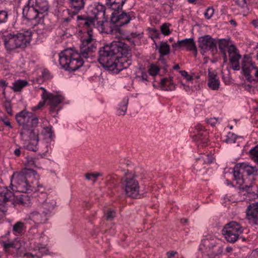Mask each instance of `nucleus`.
I'll return each instance as SVG.
<instances>
[{
  "label": "nucleus",
  "mask_w": 258,
  "mask_h": 258,
  "mask_svg": "<svg viewBox=\"0 0 258 258\" xmlns=\"http://www.w3.org/2000/svg\"><path fill=\"white\" fill-rule=\"evenodd\" d=\"M14 154L17 156H19L21 154V151L20 149H16L14 152Z\"/></svg>",
  "instance_id": "e2e57ef3"
},
{
  "label": "nucleus",
  "mask_w": 258,
  "mask_h": 258,
  "mask_svg": "<svg viewBox=\"0 0 258 258\" xmlns=\"http://www.w3.org/2000/svg\"><path fill=\"white\" fill-rule=\"evenodd\" d=\"M24 195H15L12 191L6 188L0 193V211L5 214L7 211V208L5 206L7 202L10 201L14 205H23L25 203Z\"/></svg>",
  "instance_id": "6e6552de"
},
{
  "label": "nucleus",
  "mask_w": 258,
  "mask_h": 258,
  "mask_svg": "<svg viewBox=\"0 0 258 258\" xmlns=\"http://www.w3.org/2000/svg\"><path fill=\"white\" fill-rule=\"evenodd\" d=\"M126 0H106V5L111 9L117 11L122 9Z\"/></svg>",
  "instance_id": "a878e982"
},
{
  "label": "nucleus",
  "mask_w": 258,
  "mask_h": 258,
  "mask_svg": "<svg viewBox=\"0 0 258 258\" xmlns=\"http://www.w3.org/2000/svg\"><path fill=\"white\" fill-rule=\"evenodd\" d=\"M115 216V212L114 211L109 210L106 214V218L107 220H110L113 219Z\"/></svg>",
  "instance_id": "09e8293b"
},
{
  "label": "nucleus",
  "mask_w": 258,
  "mask_h": 258,
  "mask_svg": "<svg viewBox=\"0 0 258 258\" xmlns=\"http://www.w3.org/2000/svg\"><path fill=\"white\" fill-rule=\"evenodd\" d=\"M172 46L175 48H185L187 50L192 51L195 55L197 56L198 50L193 38H186L182 40H179L176 43H173Z\"/></svg>",
  "instance_id": "dca6fc26"
},
{
  "label": "nucleus",
  "mask_w": 258,
  "mask_h": 258,
  "mask_svg": "<svg viewBox=\"0 0 258 258\" xmlns=\"http://www.w3.org/2000/svg\"><path fill=\"white\" fill-rule=\"evenodd\" d=\"M28 84V83L26 80H18L13 83V86L11 88L15 92H19L21 91L23 88L27 86Z\"/></svg>",
  "instance_id": "7c9ffc66"
},
{
  "label": "nucleus",
  "mask_w": 258,
  "mask_h": 258,
  "mask_svg": "<svg viewBox=\"0 0 258 258\" xmlns=\"http://www.w3.org/2000/svg\"><path fill=\"white\" fill-rule=\"evenodd\" d=\"M70 8L77 11L83 9L85 5L84 0H68Z\"/></svg>",
  "instance_id": "c756f323"
},
{
  "label": "nucleus",
  "mask_w": 258,
  "mask_h": 258,
  "mask_svg": "<svg viewBox=\"0 0 258 258\" xmlns=\"http://www.w3.org/2000/svg\"><path fill=\"white\" fill-rule=\"evenodd\" d=\"M230 23L234 26H236V22L234 20H231L229 21Z\"/></svg>",
  "instance_id": "0e129e2a"
},
{
  "label": "nucleus",
  "mask_w": 258,
  "mask_h": 258,
  "mask_svg": "<svg viewBox=\"0 0 258 258\" xmlns=\"http://www.w3.org/2000/svg\"><path fill=\"white\" fill-rule=\"evenodd\" d=\"M8 14L6 11H0V23H5L8 19Z\"/></svg>",
  "instance_id": "a18cd8bd"
},
{
  "label": "nucleus",
  "mask_w": 258,
  "mask_h": 258,
  "mask_svg": "<svg viewBox=\"0 0 258 258\" xmlns=\"http://www.w3.org/2000/svg\"><path fill=\"white\" fill-rule=\"evenodd\" d=\"M177 254L176 251H170L167 252V256L168 258H171L175 256V255Z\"/></svg>",
  "instance_id": "6e6d98bb"
},
{
  "label": "nucleus",
  "mask_w": 258,
  "mask_h": 258,
  "mask_svg": "<svg viewBox=\"0 0 258 258\" xmlns=\"http://www.w3.org/2000/svg\"><path fill=\"white\" fill-rule=\"evenodd\" d=\"M35 172L33 170L27 169L21 172L14 173L11 180V185L15 188H12L13 190L24 193H43L44 188L42 185H39L37 181L35 184L31 181L32 176H33Z\"/></svg>",
  "instance_id": "39448f33"
},
{
  "label": "nucleus",
  "mask_w": 258,
  "mask_h": 258,
  "mask_svg": "<svg viewBox=\"0 0 258 258\" xmlns=\"http://www.w3.org/2000/svg\"><path fill=\"white\" fill-rule=\"evenodd\" d=\"M128 98L125 97L120 103L119 107L118 108V115H124L127 110V105L128 104Z\"/></svg>",
  "instance_id": "2f4dec72"
},
{
  "label": "nucleus",
  "mask_w": 258,
  "mask_h": 258,
  "mask_svg": "<svg viewBox=\"0 0 258 258\" xmlns=\"http://www.w3.org/2000/svg\"><path fill=\"white\" fill-rule=\"evenodd\" d=\"M161 86L166 91H173L175 89V85L173 81V77L163 78L161 80Z\"/></svg>",
  "instance_id": "393cba45"
},
{
  "label": "nucleus",
  "mask_w": 258,
  "mask_h": 258,
  "mask_svg": "<svg viewBox=\"0 0 258 258\" xmlns=\"http://www.w3.org/2000/svg\"><path fill=\"white\" fill-rule=\"evenodd\" d=\"M135 18V16L133 12H122L119 14V11H114L112 13L110 17V23L115 26L121 27L128 24L131 20Z\"/></svg>",
  "instance_id": "f8f14e48"
},
{
  "label": "nucleus",
  "mask_w": 258,
  "mask_h": 258,
  "mask_svg": "<svg viewBox=\"0 0 258 258\" xmlns=\"http://www.w3.org/2000/svg\"><path fill=\"white\" fill-rule=\"evenodd\" d=\"M198 46L202 55L208 51H210L214 55L217 52V42L214 38L209 35H206L199 38Z\"/></svg>",
  "instance_id": "9b49d317"
},
{
  "label": "nucleus",
  "mask_w": 258,
  "mask_h": 258,
  "mask_svg": "<svg viewBox=\"0 0 258 258\" xmlns=\"http://www.w3.org/2000/svg\"><path fill=\"white\" fill-rule=\"evenodd\" d=\"M241 68L248 82H258V68L255 66L250 56L247 54L244 55Z\"/></svg>",
  "instance_id": "1a4fd4ad"
},
{
  "label": "nucleus",
  "mask_w": 258,
  "mask_h": 258,
  "mask_svg": "<svg viewBox=\"0 0 258 258\" xmlns=\"http://www.w3.org/2000/svg\"><path fill=\"white\" fill-rule=\"evenodd\" d=\"M30 0H28L27 3L25 5L23 9V17L28 21H34V25L39 24L38 21L40 17L38 12L36 10L34 5L30 6Z\"/></svg>",
  "instance_id": "4468645a"
},
{
  "label": "nucleus",
  "mask_w": 258,
  "mask_h": 258,
  "mask_svg": "<svg viewBox=\"0 0 258 258\" xmlns=\"http://www.w3.org/2000/svg\"><path fill=\"white\" fill-rule=\"evenodd\" d=\"M156 49L159 52V56H164L169 54L170 52V46L167 42L160 41L159 44H157L155 41H154Z\"/></svg>",
  "instance_id": "b1692460"
},
{
  "label": "nucleus",
  "mask_w": 258,
  "mask_h": 258,
  "mask_svg": "<svg viewBox=\"0 0 258 258\" xmlns=\"http://www.w3.org/2000/svg\"><path fill=\"white\" fill-rule=\"evenodd\" d=\"M218 47L221 52L226 51V48L229 46V40L226 39H218Z\"/></svg>",
  "instance_id": "e433bc0d"
},
{
  "label": "nucleus",
  "mask_w": 258,
  "mask_h": 258,
  "mask_svg": "<svg viewBox=\"0 0 258 258\" xmlns=\"http://www.w3.org/2000/svg\"><path fill=\"white\" fill-rule=\"evenodd\" d=\"M20 134L22 139L25 140L38 138V132L36 131L35 128L30 127V125L23 126Z\"/></svg>",
  "instance_id": "aec40b11"
},
{
  "label": "nucleus",
  "mask_w": 258,
  "mask_h": 258,
  "mask_svg": "<svg viewBox=\"0 0 258 258\" xmlns=\"http://www.w3.org/2000/svg\"><path fill=\"white\" fill-rule=\"evenodd\" d=\"M24 256L27 257V258H34L35 256H34L33 254H32L30 252H26L23 255Z\"/></svg>",
  "instance_id": "13d9d810"
},
{
  "label": "nucleus",
  "mask_w": 258,
  "mask_h": 258,
  "mask_svg": "<svg viewBox=\"0 0 258 258\" xmlns=\"http://www.w3.org/2000/svg\"><path fill=\"white\" fill-rule=\"evenodd\" d=\"M25 224L23 222L19 221L13 226V231L15 233L22 234L24 231Z\"/></svg>",
  "instance_id": "473e14b6"
},
{
  "label": "nucleus",
  "mask_w": 258,
  "mask_h": 258,
  "mask_svg": "<svg viewBox=\"0 0 258 258\" xmlns=\"http://www.w3.org/2000/svg\"><path fill=\"white\" fill-rule=\"evenodd\" d=\"M160 69L159 67L155 64H151L149 69V73L151 76H154L158 74Z\"/></svg>",
  "instance_id": "ea45409f"
},
{
  "label": "nucleus",
  "mask_w": 258,
  "mask_h": 258,
  "mask_svg": "<svg viewBox=\"0 0 258 258\" xmlns=\"http://www.w3.org/2000/svg\"><path fill=\"white\" fill-rule=\"evenodd\" d=\"M96 41L93 39L92 32H88V36L82 40L80 52L70 48L61 51L59 53V62L61 68L70 72H74L83 66V58L88 59L93 56L96 50Z\"/></svg>",
  "instance_id": "f03ea898"
},
{
  "label": "nucleus",
  "mask_w": 258,
  "mask_h": 258,
  "mask_svg": "<svg viewBox=\"0 0 258 258\" xmlns=\"http://www.w3.org/2000/svg\"><path fill=\"white\" fill-rule=\"evenodd\" d=\"M42 98L45 101H48V104L50 106V112L57 113L60 109L58 105L62 100L61 96L58 95H54L51 93L45 92L42 95Z\"/></svg>",
  "instance_id": "ddd939ff"
},
{
  "label": "nucleus",
  "mask_w": 258,
  "mask_h": 258,
  "mask_svg": "<svg viewBox=\"0 0 258 258\" xmlns=\"http://www.w3.org/2000/svg\"><path fill=\"white\" fill-rule=\"evenodd\" d=\"M217 122L216 118H210L208 119V122L212 125H214Z\"/></svg>",
  "instance_id": "bf43d9fd"
},
{
  "label": "nucleus",
  "mask_w": 258,
  "mask_h": 258,
  "mask_svg": "<svg viewBox=\"0 0 258 258\" xmlns=\"http://www.w3.org/2000/svg\"><path fill=\"white\" fill-rule=\"evenodd\" d=\"M38 119L37 117L35 116L33 113H32V116L31 117V119L29 124L30 125V127L35 128L38 125Z\"/></svg>",
  "instance_id": "a19ab883"
},
{
  "label": "nucleus",
  "mask_w": 258,
  "mask_h": 258,
  "mask_svg": "<svg viewBox=\"0 0 258 258\" xmlns=\"http://www.w3.org/2000/svg\"><path fill=\"white\" fill-rule=\"evenodd\" d=\"M31 116L32 112L22 110L16 115L15 118L18 123L23 127L29 125V123Z\"/></svg>",
  "instance_id": "412c9836"
},
{
  "label": "nucleus",
  "mask_w": 258,
  "mask_h": 258,
  "mask_svg": "<svg viewBox=\"0 0 258 258\" xmlns=\"http://www.w3.org/2000/svg\"><path fill=\"white\" fill-rule=\"evenodd\" d=\"M45 101L43 102H40L37 105L32 107V109L33 111L41 109L44 105Z\"/></svg>",
  "instance_id": "864d4df0"
},
{
  "label": "nucleus",
  "mask_w": 258,
  "mask_h": 258,
  "mask_svg": "<svg viewBox=\"0 0 258 258\" xmlns=\"http://www.w3.org/2000/svg\"><path fill=\"white\" fill-rule=\"evenodd\" d=\"M139 35V34H137L136 33H132L131 34V36H132V37L133 38H136Z\"/></svg>",
  "instance_id": "69168bd1"
},
{
  "label": "nucleus",
  "mask_w": 258,
  "mask_h": 258,
  "mask_svg": "<svg viewBox=\"0 0 258 258\" xmlns=\"http://www.w3.org/2000/svg\"><path fill=\"white\" fill-rule=\"evenodd\" d=\"M40 165L38 158L28 156L26 158L25 166L27 168L38 167Z\"/></svg>",
  "instance_id": "c85d7f7f"
},
{
  "label": "nucleus",
  "mask_w": 258,
  "mask_h": 258,
  "mask_svg": "<svg viewBox=\"0 0 258 258\" xmlns=\"http://www.w3.org/2000/svg\"><path fill=\"white\" fill-rule=\"evenodd\" d=\"M55 205L56 202L54 200L48 198L42 204V205L40 208L46 211L47 214L49 215L51 212L54 209Z\"/></svg>",
  "instance_id": "bb28decb"
},
{
  "label": "nucleus",
  "mask_w": 258,
  "mask_h": 258,
  "mask_svg": "<svg viewBox=\"0 0 258 258\" xmlns=\"http://www.w3.org/2000/svg\"><path fill=\"white\" fill-rule=\"evenodd\" d=\"M158 63L159 67L160 69L163 70V72L166 73L167 72L168 65L167 64L166 60L164 56H159Z\"/></svg>",
  "instance_id": "f704fd0d"
},
{
  "label": "nucleus",
  "mask_w": 258,
  "mask_h": 258,
  "mask_svg": "<svg viewBox=\"0 0 258 258\" xmlns=\"http://www.w3.org/2000/svg\"><path fill=\"white\" fill-rule=\"evenodd\" d=\"M214 10L212 7H209L207 9L204 13V16L207 19H210L214 14Z\"/></svg>",
  "instance_id": "c03bdc74"
},
{
  "label": "nucleus",
  "mask_w": 258,
  "mask_h": 258,
  "mask_svg": "<svg viewBox=\"0 0 258 258\" xmlns=\"http://www.w3.org/2000/svg\"><path fill=\"white\" fill-rule=\"evenodd\" d=\"M198 133L194 137V140L198 143V147H205L208 146V133L204 130V127L201 124L196 126Z\"/></svg>",
  "instance_id": "f3484780"
},
{
  "label": "nucleus",
  "mask_w": 258,
  "mask_h": 258,
  "mask_svg": "<svg viewBox=\"0 0 258 258\" xmlns=\"http://www.w3.org/2000/svg\"><path fill=\"white\" fill-rule=\"evenodd\" d=\"M4 107L6 112L10 115L12 116L13 115V111H12V107L11 104V102L10 100H7L4 103Z\"/></svg>",
  "instance_id": "58836bf2"
},
{
  "label": "nucleus",
  "mask_w": 258,
  "mask_h": 258,
  "mask_svg": "<svg viewBox=\"0 0 258 258\" xmlns=\"http://www.w3.org/2000/svg\"><path fill=\"white\" fill-rule=\"evenodd\" d=\"M220 81L216 74L214 72L209 71L208 86L213 90H217L219 88Z\"/></svg>",
  "instance_id": "5701e85b"
},
{
  "label": "nucleus",
  "mask_w": 258,
  "mask_h": 258,
  "mask_svg": "<svg viewBox=\"0 0 258 258\" xmlns=\"http://www.w3.org/2000/svg\"><path fill=\"white\" fill-rule=\"evenodd\" d=\"M181 75L187 81H190L193 80V78L191 76H189L187 72L185 71H179Z\"/></svg>",
  "instance_id": "8fccbe9b"
},
{
  "label": "nucleus",
  "mask_w": 258,
  "mask_h": 258,
  "mask_svg": "<svg viewBox=\"0 0 258 258\" xmlns=\"http://www.w3.org/2000/svg\"><path fill=\"white\" fill-rule=\"evenodd\" d=\"M80 11H77L76 10H74L73 11L71 12L70 10H68V14L70 15L71 18H72L74 16L76 15Z\"/></svg>",
  "instance_id": "5fc2aeb1"
},
{
  "label": "nucleus",
  "mask_w": 258,
  "mask_h": 258,
  "mask_svg": "<svg viewBox=\"0 0 258 258\" xmlns=\"http://www.w3.org/2000/svg\"><path fill=\"white\" fill-rule=\"evenodd\" d=\"M233 173L241 195L246 196L249 200L258 198L257 190L254 186L255 176L257 175L256 167L244 163H238L235 165Z\"/></svg>",
  "instance_id": "7ed1b4c3"
},
{
  "label": "nucleus",
  "mask_w": 258,
  "mask_h": 258,
  "mask_svg": "<svg viewBox=\"0 0 258 258\" xmlns=\"http://www.w3.org/2000/svg\"><path fill=\"white\" fill-rule=\"evenodd\" d=\"M229 57V62L232 66V69L234 71L239 70V60L241 58V55L236 47L233 45H230L228 49Z\"/></svg>",
  "instance_id": "2eb2a0df"
},
{
  "label": "nucleus",
  "mask_w": 258,
  "mask_h": 258,
  "mask_svg": "<svg viewBox=\"0 0 258 258\" xmlns=\"http://www.w3.org/2000/svg\"><path fill=\"white\" fill-rule=\"evenodd\" d=\"M169 25L167 23H164L161 26V33L164 35H168L170 33V31L169 28Z\"/></svg>",
  "instance_id": "79ce46f5"
},
{
  "label": "nucleus",
  "mask_w": 258,
  "mask_h": 258,
  "mask_svg": "<svg viewBox=\"0 0 258 258\" xmlns=\"http://www.w3.org/2000/svg\"><path fill=\"white\" fill-rule=\"evenodd\" d=\"M128 46L121 41H113L104 45L98 51V62L114 73L127 69L131 64V56Z\"/></svg>",
  "instance_id": "f257e3e1"
},
{
  "label": "nucleus",
  "mask_w": 258,
  "mask_h": 258,
  "mask_svg": "<svg viewBox=\"0 0 258 258\" xmlns=\"http://www.w3.org/2000/svg\"><path fill=\"white\" fill-rule=\"evenodd\" d=\"M148 77V75L147 74H146V73H142V76H141V78H142V80L143 81H147Z\"/></svg>",
  "instance_id": "680f3d73"
},
{
  "label": "nucleus",
  "mask_w": 258,
  "mask_h": 258,
  "mask_svg": "<svg viewBox=\"0 0 258 258\" xmlns=\"http://www.w3.org/2000/svg\"><path fill=\"white\" fill-rule=\"evenodd\" d=\"M221 52L223 55L224 63H226L227 62V57L226 51H223Z\"/></svg>",
  "instance_id": "4d7b16f0"
},
{
  "label": "nucleus",
  "mask_w": 258,
  "mask_h": 258,
  "mask_svg": "<svg viewBox=\"0 0 258 258\" xmlns=\"http://www.w3.org/2000/svg\"><path fill=\"white\" fill-rule=\"evenodd\" d=\"M0 120L9 128H12L13 126L9 120V119L5 115L0 116Z\"/></svg>",
  "instance_id": "49530a36"
},
{
  "label": "nucleus",
  "mask_w": 258,
  "mask_h": 258,
  "mask_svg": "<svg viewBox=\"0 0 258 258\" xmlns=\"http://www.w3.org/2000/svg\"><path fill=\"white\" fill-rule=\"evenodd\" d=\"M8 86V83L6 81L3 80H0V87L3 88V92L2 94L4 96V98H6V88Z\"/></svg>",
  "instance_id": "de8ad7c7"
},
{
  "label": "nucleus",
  "mask_w": 258,
  "mask_h": 258,
  "mask_svg": "<svg viewBox=\"0 0 258 258\" xmlns=\"http://www.w3.org/2000/svg\"><path fill=\"white\" fill-rule=\"evenodd\" d=\"M246 218L250 224L258 225V202L249 205L246 209Z\"/></svg>",
  "instance_id": "a211bd4d"
},
{
  "label": "nucleus",
  "mask_w": 258,
  "mask_h": 258,
  "mask_svg": "<svg viewBox=\"0 0 258 258\" xmlns=\"http://www.w3.org/2000/svg\"><path fill=\"white\" fill-rule=\"evenodd\" d=\"M102 174L100 172L95 173H87L85 174V177L86 179L90 180H92L94 182L96 181L97 178L99 176H101Z\"/></svg>",
  "instance_id": "4c0bfd02"
},
{
  "label": "nucleus",
  "mask_w": 258,
  "mask_h": 258,
  "mask_svg": "<svg viewBox=\"0 0 258 258\" xmlns=\"http://www.w3.org/2000/svg\"><path fill=\"white\" fill-rule=\"evenodd\" d=\"M105 10L106 9L104 6L98 4L92 11L94 16L93 17L83 15L78 16V20L82 21L80 24L83 26L88 35V32L91 31L93 36L92 28L95 25V22H96V26L100 28L102 32L107 34L113 33V27L109 26L111 24L107 20V18L105 15Z\"/></svg>",
  "instance_id": "20e7f679"
},
{
  "label": "nucleus",
  "mask_w": 258,
  "mask_h": 258,
  "mask_svg": "<svg viewBox=\"0 0 258 258\" xmlns=\"http://www.w3.org/2000/svg\"><path fill=\"white\" fill-rule=\"evenodd\" d=\"M251 23L255 28H258V20H254Z\"/></svg>",
  "instance_id": "052dcab7"
},
{
  "label": "nucleus",
  "mask_w": 258,
  "mask_h": 258,
  "mask_svg": "<svg viewBox=\"0 0 258 258\" xmlns=\"http://www.w3.org/2000/svg\"><path fill=\"white\" fill-rule=\"evenodd\" d=\"M151 35H152V36H151V38L152 39L153 38H160V34L158 32V31L157 29L156 28H152L151 29Z\"/></svg>",
  "instance_id": "3c124183"
},
{
  "label": "nucleus",
  "mask_w": 258,
  "mask_h": 258,
  "mask_svg": "<svg viewBox=\"0 0 258 258\" xmlns=\"http://www.w3.org/2000/svg\"><path fill=\"white\" fill-rule=\"evenodd\" d=\"M2 244L4 251L7 254H12L17 248L16 243L13 241H3Z\"/></svg>",
  "instance_id": "cd10ccee"
},
{
  "label": "nucleus",
  "mask_w": 258,
  "mask_h": 258,
  "mask_svg": "<svg viewBox=\"0 0 258 258\" xmlns=\"http://www.w3.org/2000/svg\"><path fill=\"white\" fill-rule=\"evenodd\" d=\"M49 215L46 211L40 208L38 211L34 212L32 214V217L36 223H43L48 220Z\"/></svg>",
  "instance_id": "4be33fe9"
},
{
  "label": "nucleus",
  "mask_w": 258,
  "mask_h": 258,
  "mask_svg": "<svg viewBox=\"0 0 258 258\" xmlns=\"http://www.w3.org/2000/svg\"><path fill=\"white\" fill-rule=\"evenodd\" d=\"M232 250V248H231V247H227V248H226V251H227V252H231Z\"/></svg>",
  "instance_id": "774afa93"
},
{
  "label": "nucleus",
  "mask_w": 258,
  "mask_h": 258,
  "mask_svg": "<svg viewBox=\"0 0 258 258\" xmlns=\"http://www.w3.org/2000/svg\"><path fill=\"white\" fill-rule=\"evenodd\" d=\"M235 4L241 8H244L246 6V0H234Z\"/></svg>",
  "instance_id": "603ef678"
},
{
  "label": "nucleus",
  "mask_w": 258,
  "mask_h": 258,
  "mask_svg": "<svg viewBox=\"0 0 258 258\" xmlns=\"http://www.w3.org/2000/svg\"><path fill=\"white\" fill-rule=\"evenodd\" d=\"M31 37V32L29 31L23 33H9L3 36L4 45L8 50L24 48L30 44Z\"/></svg>",
  "instance_id": "423d86ee"
},
{
  "label": "nucleus",
  "mask_w": 258,
  "mask_h": 258,
  "mask_svg": "<svg viewBox=\"0 0 258 258\" xmlns=\"http://www.w3.org/2000/svg\"><path fill=\"white\" fill-rule=\"evenodd\" d=\"M180 67H179V66L178 64H176V65H175L173 67V69L174 70H178V69H179Z\"/></svg>",
  "instance_id": "338daca9"
},
{
  "label": "nucleus",
  "mask_w": 258,
  "mask_h": 258,
  "mask_svg": "<svg viewBox=\"0 0 258 258\" xmlns=\"http://www.w3.org/2000/svg\"><path fill=\"white\" fill-rule=\"evenodd\" d=\"M44 131L45 135L47 136L49 139H52L54 138V136L51 127L47 126L44 127Z\"/></svg>",
  "instance_id": "37998d69"
},
{
  "label": "nucleus",
  "mask_w": 258,
  "mask_h": 258,
  "mask_svg": "<svg viewBox=\"0 0 258 258\" xmlns=\"http://www.w3.org/2000/svg\"><path fill=\"white\" fill-rule=\"evenodd\" d=\"M249 153L251 159L258 164V145L252 148Z\"/></svg>",
  "instance_id": "c9c22d12"
},
{
  "label": "nucleus",
  "mask_w": 258,
  "mask_h": 258,
  "mask_svg": "<svg viewBox=\"0 0 258 258\" xmlns=\"http://www.w3.org/2000/svg\"><path fill=\"white\" fill-rule=\"evenodd\" d=\"M29 141V142L28 145L26 146V148L30 151L36 152L37 150V146L39 142V138L34 139L33 140L31 139Z\"/></svg>",
  "instance_id": "72a5a7b5"
},
{
  "label": "nucleus",
  "mask_w": 258,
  "mask_h": 258,
  "mask_svg": "<svg viewBox=\"0 0 258 258\" xmlns=\"http://www.w3.org/2000/svg\"><path fill=\"white\" fill-rule=\"evenodd\" d=\"M243 230V227L239 223L232 221L225 225L222 230V233L227 241L234 243Z\"/></svg>",
  "instance_id": "9d476101"
},
{
  "label": "nucleus",
  "mask_w": 258,
  "mask_h": 258,
  "mask_svg": "<svg viewBox=\"0 0 258 258\" xmlns=\"http://www.w3.org/2000/svg\"><path fill=\"white\" fill-rule=\"evenodd\" d=\"M34 6L40 16L38 23H43V18L49 9L48 2L46 0H36Z\"/></svg>",
  "instance_id": "6ab92c4d"
},
{
  "label": "nucleus",
  "mask_w": 258,
  "mask_h": 258,
  "mask_svg": "<svg viewBox=\"0 0 258 258\" xmlns=\"http://www.w3.org/2000/svg\"><path fill=\"white\" fill-rule=\"evenodd\" d=\"M120 183L127 197L136 199L139 196L140 185L136 175L127 172L121 178Z\"/></svg>",
  "instance_id": "0eeeda50"
}]
</instances>
